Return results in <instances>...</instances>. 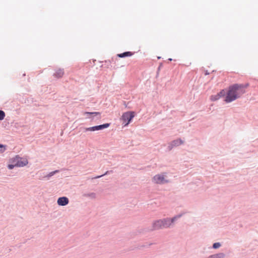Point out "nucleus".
<instances>
[{
	"instance_id": "nucleus-1",
	"label": "nucleus",
	"mask_w": 258,
	"mask_h": 258,
	"mask_svg": "<svg viewBox=\"0 0 258 258\" xmlns=\"http://www.w3.org/2000/svg\"><path fill=\"white\" fill-rule=\"evenodd\" d=\"M245 92L244 88L242 85L235 84L229 87L225 101L227 103L231 102L239 98Z\"/></svg>"
},
{
	"instance_id": "nucleus-2",
	"label": "nucleus",
	"mask_w": 258,
	"mask_h": 258,
	"mask_svg": "<svg viewBox=\"0 0 258 258\" xmlns=\"http://www.w3.org/2000/svg\"><path fill=\"white\" fill-rule=\"evenodd\" d=\"M180 215L175 216L172 219L166 218L155 221L153 223V229L157 230L170 227L177 219L179 218Z\"/></svg>"
},
{
	"instance_id": "nucleus-3",
	"label": "nucleus",
	"mask_w": 258,
	"mask_h": 258,
	"mask_svg": "<svg viewBox=\"0 0 258 258\" xmlns=\"http://www.w3.org/2000/svg\"><path fill=\"white\" fill-rule=\"evenodd\" d=\"M11 162L15 164L16 167H23L28 164V161L26 159L20 157L18 156L11 159Z\"/></svg>"
},
{
	"instance_id": "nucleus-4",
	"label": "nucleus",
	"mask_w": 258,
	"mask_h": 258,
	"mask_svg": "<svg viewBox=\"0 0 258 258\" xmlns=\"http://www.w3.org/2000/svg\"><path fill=\"white\" fill-rule=\"evenodd\" d=\"M135 116V112L133 111H127L123 113L121 116V120L123 123H124V125H127L132 119Z\"/></svg>"
},
{
	"instance_id": "nucleus-5",
	"label": "nucleus",
	"mask_w": 258,
	"mask_h": 258,
	"mask_svg": "<svg viewBox=\"0 0 258 258\" xmlns=\"http://www.w3.org/2000/svg\"><path fill=\"white\" fill-rule=\"evenodd\" d=\"M153 181L154 183L157 184H163L168 182V181L166 180L164 174L156 175L153 177Z\"/></svg>"
},
{
	"instance_id": "nucleus-6",
	"label": "nucleus",
	"mask_w": 258,
	"mask_h": 258,
	"mask_svg": "<svg viewBox=\"0 0 258 258\" xmlns=\"http://www.w3.org/2000/svg\"><path fill=\"white\" fill-rule=\"evenodd\" d=\"M109 126V123H105L102 125L94 126L92 127H87L85 128L86 131H95L98 130H103L107 128Z\"/></svg>"
},
{
	"instance_id": "nucleus-7",
	"label": "nucleus",
	"mask_w": 258,
	"mask_h": 258,
	"mask_svg": "<svg viewBox=\"0 0 258 258\" xmlns=\"http://www.w3.org/2000/svg\"><path fill=\"white\" fill-rule=\"evenodd\" d=\"M69 199L65 197L59 198L57 200V204L59 206H64L68 204Z\"/></svg>"
},
{
	"instance_id": "nucleus-8",
	"label": "nucleus",
	"mask_w": 258,
	"mask_h": 258,
	"mask_svg": "<svg viewBox=\"0 0 258 258\" xmlns=\"http://www.w3.org/2000/svg\"><path fill=\"white\" fill-rule=\"evenodd\" d=\"M225 91L223 90L217 95L212 96L211 97V99L212 101H216L220 99L222 96H224L225 95Z\"/></svg>"
},
{
	"instance_id": "nucleus-9",
	"label": "nucleus",
	"mask_w": 258,
	"mask_h": 258,
	"mask_svg": "<svg viewBox=\"0 0 258 258\" xmlns=\"http://www.w3.org/2000/svg\"><path fill=\"white\" fill-rule=\"evenodd\" d=\"M183 143V141H182L181 139H178L175 140L173 141L171 144L170 146L171 148H173L174 147L178 146Z\"/></svg>"
},
{
	"instance_id": "nucleus-10",
	"label": "nucleus",
	"mask_w": 258,
	"mask_h": 258,
	"mask_svg": "<svg viewBox=\"0 0 258 258\" xmlns=\"http://www.w3.org/2000/svg\"><path fill=\"white\" fill-rule=\"evenodd\" d=\"M64 72L62 70H59L55 72L54 75L57 78H60L63 75Z\"/></svg>"
},
{
	"instance_id": "nucleus-11",
	"label": "nucleus",
	"mask_w": 258,
	"mask_h": 258,
	"mask_svg": "<svg viewBox=\"0 0 258 258\" xmlns=\"http://www.w3.org/2000/svg\"><path fill=\"white\" fill-rule=\"evenodd\" d=\"M224 256V254L223 253H218L214 255H212L208 257V258H223Z\"/></svg>"
},
{
	"instance_id": "nucleus-12",
	"label": "nucleus",
	"mask_w": 258,
	"mask_h": 258,
	"mask_svg": "<svg viewBox=\"0 0 258 258\" xmlns=\"http://www.w3.org/2000/svg\"><path fill=\"white\" fill-rule=\"evenodd\" d=\"M5 112L2 110H0V120L4 119V118H5Z\"/></svg>"
},
{
	"instance_id": "nucleus-13",
	"label": "nucleus",
	"mask_w": 258,
	"mask_h": 258,
	"mask_svg": "<svg viewBox=\"0 0 258 258\" xmlns=\"http://www.w3.org/2000/svg\"><path fill=\"white\" fill-rule=\"evenodd\" d=\"M85 114H91V115H100V113L98 112H85L84 113Z\"/></svg>"
},
{
	"instance_id": "nucleus-14",
	"label": "nucleus",
	"mask_w": 258,
	"mask_h": 258,
	"mask_svg": "<svg viewBox=\"0 0 258 258\" xmlns=\"http://www.w3.org/2000/svg\"><path fill=\"white\" fill-rule=\"evenodd\" d=\"M221 246V244L219 242H217V243H215L213 245V247L214 248H219L220 246Z\"/></svg>"
},
{
	"instance_id": "nucleus-15",
	"label": "nucleus",
	"mask_w": 258,
	"mask_h": 258,
	"mask_svg": "<svg viewBox=\"0 0 258 258\" xmlns=\"http://www.w3.org/2000/svg\"><path fill=\"white\" fill-rule=\"evenodd\" d=\"M14 167H15V164L12 163V164H9L8 165V168L10 169H12Z\"/></svg>"
},
{
	"instance_id": "nucleus-16",
	"label": "nucleus",
	"mask_w": 258,
	"mask_h": 258,
	"mask_svg": "<svg viewBox=\"0 0 258 258\" xmlns=\"http://www.w3.org/2000/svg\"><path fill=\"white\" fill-rule=\"evenodd\" d=\"M58 172V170H55L54 171H53V172H51L50 173H49V174H48L49 176H52L53 175H54L55 173H57Z\"/></svg>"
},
{
	"instance_id": "nucleus-17",
	"label": "nucleus",
	"mask_w": 258,
	"mask_h": 258,
	"mask_svg": "<svg viewBox=\"0 0 258 258\" xmlns=\"http://www.w3.org/2000/svg\"><path fill=\"white\" fill-rule=\"evenodd\" d=\"M103 175H100V176H97V177H95L94 178H100V177H102Z\"/></svg>"
},
{
	"instance_id": "nucleus-18",
	"label": "nucleus",
	"mask_w": 258,
	"mask_h": 258,
	"mask_svg": "<svg viewBox=\"0 0 258 258\" xmlns=\"http://www.w3.org/2000/svg\"><path fill=\"white\" fill-rule=\"evenodd\" d=\"M209 73H208V72H207V71H206V72H205V75H209Z\"/></svg>"
},
{
	"instance_id": "nucleus-19",
	"label": "nucleus",
	"mask_w": 258,
	"mask_h": 258,
	"mask_svg": "<svg viewBox=\"0 0 258 258\" xmlns=\"http://www.w3.org/2000/svg\"><path fill=\"white\" fill-rule=\"evenodd\" d=\"M4 147V146H3V145H0V147H1V148H2V147Z\"/></svg>"
}]
</instances>
